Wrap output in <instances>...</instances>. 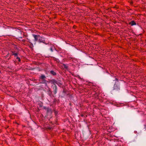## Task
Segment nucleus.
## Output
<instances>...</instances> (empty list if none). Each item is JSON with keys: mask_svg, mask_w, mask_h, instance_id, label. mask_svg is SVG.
Segmentation results:
<instances>
[{"mask_svg": "<svg viewBox=\"0 0 146 146\" xmlns=\"http://www.w3.org/2000/svg\"><path fill=\"white\" fill-rule=\"evenodd\" d=\"M7 56H6V58H7Z\"/></svg>", "mask_w": 146, "mask_h": 146, "instance_id": "18", "label": "nucleus"}, {"mask_svg": "<svg viewBox=\"0 0 146 146\" xmlns=\"http://www.w3.org/2000/svg\"><path fill=\"white\" fill-rule=\"evenodd\" d=\"M13 55H17V53H13Z\"/></svg>", "mask_w": 146, "mask_h": 146, "instance_id": "17", "label": "nucleus"}, {"mask_svg": "<svg viewBox=\"0 0 146 146\" xmlns=\"http://www.w3.org/2000/svg\"><path fill=\"white\" fill-rule=\"evenodd\" d=\"M47 44H46L47 45L46 47L47 48L50 50L51 52H52L54 48V45L51 43H49V42L47 43Z\"/></svg>", "mask_w": 146, "mask_h": 146, "instance_id": "3", "label": "nucleus"}, {"mask_svg": "<svg viewBox=\"0 0 146 146\" xmlns=\"http://www.w3.org/2000/svg\"><path fill=\"white\" fill-rule=\"evenodd\" d=\"M63 65L64 66V67L66 69H67L68 68V66H67L66 65L64 64H63Z\"/></svg>", "mask_w": 146, "mask_h": 146, "instance_id": "14", "label": "nucleus"}, {"mask_svg": "<svg viewBox=\"0 0 146 146\" xmlns=\"http://www.w3.org/2000/svg\"><path fill=\"white\" fill-rule=\"evenodd\" d=\"M55 60H56L57 62H58L59 61V60L58 59H56V58H55Z\"/></svg>", "mask_w": 146, "mask_h": 146, "instance_id": "16", "label": "nucleus"}, {"mask_svg": "<svg viewBox=\"0 0 146 146\" xmlns=\"http://www.w3.org/2000/svg\"><path fill=\"white\" fill-rule=\"evenodd\" d=\"M19 40L21 41V42L23 43H25V42L26 40L24 39H23L21 40V39H22V37H19Z\"/></svg>", "mask_w": 146, "mask_h": 146, "instance_id": "10", "label": "nucleus"}, {"mask_svg": "<svg viewBox=\"0 0 146 146\" xmlns=\"http://www.w3.org/2000/svg\"><path fill=\"white\" fill-rule=\"evenodd\" d=\"M50 82L52 84H54V85H56V84H58V82H57L56 80H55L54 79H52L50 80Z\"/></svg>", "mask_w": 146, "mask_h": 146, "instance_id": "6", "label": "nucleus"}, {"mask_svg": "<svg viewBox=\"0 0 146 146\" xmlns=\"http://www.w3.org/2000/svg\"><path fill=\"white\" fill-rule=\"evenodd\" d=\"M50 73L53 76H55L56 75V73L53 70H51L50 72Z\"/></svg>", "mask_w": 146, "mask_h": 146, "instance_id": "11", "label": "nucleus"}, {"mask_svg": "<svg viewBox=\"0 0 146 146\" xmlns=\"http://www.w3.org/2000/svg\"><path fill=\"white\" fill-rule=\"evenodd\" d=\"M7 56H6V58H7Z\"/></svg>", "mask_w": 146, "mask_h": 146, "instance_id": "20", "label": "nucleus"}, {"mask_svg": "<svg viewBox=\"0 0 146 146\" xmlns=\"http://www.w3.org/2000/svg\"><path fill=\"white\" fill-rule=\"evenodd\" d=\"M47 111V115H50L52 113V111L51 110L48 108H46V107L44 106L43 107Z\"/></svg>", "mask_w": 146, "mask_h": 146, "instance_id": "4", "label": "nucleus"}, {"mask_svg": "<svg viewBox=\"0 0 146 146\" xmlns=\"http://www.w3.org/2000/svg\"><path fill=\"white\" fill-rule=\"evenodd\" d=\"M115 82L113 87V90H115L116 92H119L120 90V83L118 80L116 78Z\"/></svg>", "mask_w": 146, "mask_h": 146, "instance_id": "2", "label": "nucleus"}, {"mask_svg": "<svg viewBox=\"0 0 146 146\" xmlns=\"http://www.w3.org/2000/svg\"><path fill=\"white\" fill-rule=\"evenodd\" d=\"M33 36L36 41H37L39 43H43L45 44H47V42H46L45 38L43 37L40 36L39 35H33Z\"/></svg>", "mask_w": 146, "mask_h": 146, "instance_id": "1", "label": "nucleus"}, {"mask_svg": "<svg viewBox=\"0 0 146 146\" xmlns=\"http://www.w3.org/2000/svg\"><path fill=\"white\" fill-rule=\"evenodd\" d=\"M130 25H131V26L135 25H136V23L133 21H131L129 23Z\"/></svg>", "mask_w": 146, "mask_h": 146, "instance_id": "8", "label": "nucleus"}, {"mask_svg": "<svg viewBox=\"0 0 146 146\" xmlns=\"http://www.w3.org/2000/svg\"><path fill=\"white\" fill-rule=\"evenodd\" d=\"M29 42L30 44H29V46L31 48H32V49L33 48V44L31 42V41L29 40Z\"/></svg>", "mask_w": 146, "mask_h": 146, "instance_id": "9", "label": "nucleus"}, {"mask_svg": "<svg viewBox=\"0 0 146 146\" xmlns=\"http://www.w3.org/2000/svg\"><path fill=\"white\" fill-rule=\"evenodd\" d=\"M41 80V83L45 84L46 82V80Z\"/></svg>", "mask_w": 146, "mask_h": 146, "instance_id": "13", "label": "nucleus"}, {"mask_svg": "<svg viewBox=\"0 0 146 146\" xmlns=\"http://www.w3.org/2000/svg\"><path fill=\"white\" fill-rule=\"evenodd\" d=\"M17 55H15V57L18 60V61L20 62L21 61V60L20 58L18 57Z\"/></svg>", "mask_w": 146, "mask_h": 146, "instance_id": "12", "label": "nucleus"}, {"mask_svg": "<svg viewBox=\"0 0 146 146\" xmlns=\"http://www.w3.org/2000/svg\"><path fill=\"white\" fill-rule=\"evenodd\" d=\"M58 84H56L58 86H60L62 84L58 82Z\"/></svg>", "mask_w": 146, "mask_h": 146, "instance_id": "15", "label": "nucleus"}, {"mask_svg": "<svg viewBox=\"0 0 146 146\" xmlns=\"http://www.w3.org/2000/svg\"><path fill=\"white\" fill-rule=\"evenodd\" d=\"M52 87H53V92L54 94H56L57 92V86L55 85L52 86Z\"/></svg>", "mask_w": 146, "mask_h": 146, "instance_id": "5", "label": "nucleus"}, {"mask_svg": "<svg viewBox=\"0 0 146 146\" xmlns=\"http://www.w3.org/2000/svg\"><path fill=\"white\" fill-rule=\"evenodd\" d=\"M39 78L40 80H45L46 78V77L45 75L42 74Z\"/></svg>", "mask_w": 146, "mask_h": 146, "instance_id": "7", "label": "nucleus"}, {"mask_svg": "<svg viewBox=\"0 0 146 146\" xmlns=\"http://www.w3.org/2000/svg\"><path fill=\"white\" fill-rule=\"evenodd\" d=\"M7 56H6V58H7Z\"/></svg>", "mask_w": 146, "mask_h": 146, "instance_id": "19", "label": "nucleus"}]
</instances>
